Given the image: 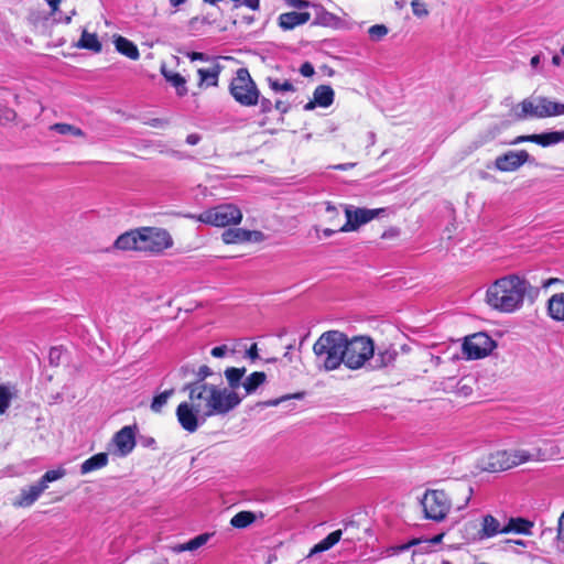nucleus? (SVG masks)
I'll return each instance as SVG.
<instances>
[{"mask_svg": "<svg viewBox=\"0 0 564 564\" xmlns=\"http://www.w3.org/2000/svg\"><path fill=\"white\" fill-rule=\"evenodd\" d=\"M188 392V398L197 412H203L204 416L225 415L235 409L241 398L236 391L219 389L214 384L191 382L184 388Z\"/></svg>", "mask_w": 564, "mask_h": 564, "instance_id": "1", "label": "nucleus"}, {"mask_svg": "<svg viewBox=\"0 0 564 564\" xmlns=\"http://www.w3.org/2000/svg\"><path fill=\"white\" fill-rule=\"evenodd\" d=\"M529 281L509 274L496 280L486 292L487 304L501 313H513L521 308L525 294L530 291Z\"/></svg>", "mask_w": 564, "mask_h": 564, "instance_id": "2", "label": "nucleus"}, {"mask_svg": "<svg viewBox=\"0 0 564 564\" xmlns=\"http://www.w3.org/2000/svg\"><path fill=\"white\" fill-rule=\"evenodd\" d=\"M344 333L327 330L321 334L313 345L315 364L318 369L333 371L344 364Z\"/></svg>", "mask_w": 564, "mask_h": 564, "instance_id": "3", "label": "nucleus"}, {"mask_svg": "<svg viewBox=\"0 0 564 564\" xmlns=\"http://www.w3.org/2000/svg\"><path fill=\"white\" fill-rule=\"evenodd\" d=\"M228 90L234 100L242 107H253L259 102L260 90L247 67L235 72Z\"/></svg>", "mask_w": 564, "mask_h": 564, "instance_id": "4", "label": "nucleus"}, {"mask_svg": "<svg viewBox=\"0 0 564 564\" xmlns=\"http://www.w3.org/2000/svg\"><path fill=\"white\" fill-rule=\"evenodd\" d=\"M344 365L350 370H357L375 355V344L369 336L349 338L344 333Z\"/></svg>", "mask_w": 564, "mask_h": 564, "instance_id": "5", "label": "nucleus"}, {"mask_svg": "<svg viewBox=\"0 0 564 564\" xmlns=\"http://www.w3.org/2000/svg\"><path fill=\"white\" fill-rule=\"evenodd\" d=\"M184 217L214 227H228L240 224L242 220V213L238 206L225 203L208 208L198 215L185 214Z\"/></svg>", "mask_w": 564, "mask_h": 564, "instance_id": "6", "label": "nucleus"}, {"mask_svg": "<svg viewBox=\"0 0 564 564\" xmlns=\"http://www.w3.org/2000/svg\"><path fill=\"white\" fill-rule=\"evenodd\" d=\"M140 230V252L151 256L163 253L170 249L174 241L171 234L160 227L144 226Z\"/></svg>", "mask_w": 564, "mask_h": 564, "instance_id": "7", "label": "nucleus"}, {"mask_svg": "<svg viewBox=\"0 0 564 564\" xmlns=\"http://www.w3.org/2000/svg\"><path fill=\"white\" fill-rule=\"evenodd\" d=\"M453 503V492L447 495L438 489L427 490L421 500L425 518L436 522L446 518Z\"/></svg>", "mask_w": 564, "mask_h": 564, "instance_id": "8", "label": "nucleus"}, {"mask_svg": "<svg viewBox=\"0 0 564 564\" xmlns=\"http://www.w3.org/2000/svg\"><path fill=\"white\" fill-rule=\"evenodd\" d=\"M532 459L524 449L497 451L487 457L485 469L490 473L508 470Z\"/></svg>", "mask_w": 564, "mask_h": 564, "instance_id": "9", "label": "nucleus"}, {"mask_svg": "<svg viewBox=\"0 0 564 564\" xmlns=\"http://www.w3.org/2000/svg\"><path fill=\"white\" fill-rule=\"evenodd\" d=\"M494 341L485 333H477L466 337L463 343V352L468 359H479L491 352Z\"/></svg>", "mask_w": 564, "mask_h": 564, "instance_id": "10", "label": "nucleus"}, {"mask_svg": "<svg viewBox=\"0 0 564 564\" xmlns=\"http://www.w3.org/2000/svg\"><path fill=\"white\" fill-rule=\"evenodd\" d=\"M530 159L525 150L509 151L495 160V166L500 172H513L527 163Z\"/></svg>", "mask_w": 564, "mask_h": 564, "instance_id": "11", "label": "nucleus"}, {"mask_svg": "<svg viewBox=\"0 0 564 564\" xmlns=\"http://www.w3.org/2000/svg\"><path fill=\"white\" fill-rule=\"evenodd\" d=\"M221 239L226 245H239L249 241L260 242L264 239V235L259 230L228 228L221 234Z\"/></svg>", "mask_w": 564, "mask_h": 564, "instance_id": "12", "label": "nucleus"}, {"mask_svg": "<svg viewBox=\"0 0 564 564\" xmlns=\"http://www.w3.org/2000/svg\"><path fill=\"white\" fill-rule=\"evenodd\" d=\"M177 421L188 433H194L198 429L197 411L193 406V403L181 402L176 408Z\"/></svg>", "mask_w": 564, "mask_h": 564, "instance_id": "13", "label": "nucleus"}, {"mask_svg": "<svg viewBox=\"0 0 564 564\" xmlns=\"http://www.w3.org/2000/svg\"><path fill=\"white\" fill-rule=\"evenodd\" d=\"M377 210L358 208L355 212L346 208V221L343 224V231H351L357 229L360 225L366 224L375 218Z\"/></svg>", "mask_w": 564, "mask_h": 564, "instance_id": "14", "label": "nucleus"}, {"mask_svg": "<svg viewBox=\"0 0 564 564\" xmlns=\"http://www.w3.org/2000/svg\"><path fill=\"white\" fill-rule=\"evenodd\" d=\"M335 93L329 85H319L313 93V99L305 106L304 110H313L316 106L327 108L334 102Z\"/></svg>", "mask_w": 564, "mask_h": 564, "instance_id": "15", "label": "nucleus"}, {"mask_svg": "<svg viewBox=\"0 0 564 564\" xmlns=\"http://www.w3.org/2000/svg\"><path fill=\"white\" fill-rule=\"evenodd\" d=\"M113 444L116 445L120 455L126 456L130 454L135 446L134 431L131 426H123L113 436Z\"/></svg>", "mask_w": 564, "mask_h": 564, "instance_id": "16", "label": "nucleus"}, {"mask_svg": "<svg viewBox=\"0 0 564 564\" xmlns=\"http://www.w3.org/2000/svg\"><path fill=\"white\" fill-rule=\"evenodd\" d=\"M405 360L403 355L394 346H389L384 349H379L376 358L377 368H388L403 366Z\"/></svg>", "mask_w": 564, "mask_h": 564, "instance_id": "17", "label": "nucleus"}, {"mask_svg": "<svg viewBox=\"0 0 564 564\" xmlns=\"http://www.w3.org/2000/svg\"><path fill=\"white\" fill-rule=\"evenodd\" d=\"M310 20L311 13L307 11H291L281 13L278 18V24L282 30L289 31L307 23Z\"/></svg>", "mask_w": 564, "mask_h": 564, "instance_id": "18", "label": "nucleus"}, {"mask_svg": "<svg viewBox=\"0 0 564 564\" xmlns=\"http://www.w3.org/2000/svg\"><path fill=\"white\" fill-rule=\"evenodd\" d=\"M140 230L139 228L130 229L115 240L113 248L121 251L140 252Z\"/></svg>", "mask_w": 564, "mask_h": 564, "instance_id": "19", "label": "nucleus"}, {"mask_svg": "<svg viewBox=\"0 0 564 564\" xmlns=\"http://www.w3.org/2000/svg\"><path fill=\"white\" fill-rule=\"evenodd\" d=\"M514 119L518 121L524 120L527 118H539V98L535 99H523L520 104L513 108Z\"/></svg>", "mask_w": 564, "mask_h": 564, "instance_id": "20", "label": "nucleus"}, {"mask_svg": "<svg viewBox=\"0 0 564 564\" xmlns=\"http://www.w3.org/2000/svg\"><path fill=\"white\" fill-rule=\"evenodd\" d=\"M45 489L37 481L35 485L30 486L28 489H22L19 497L13 502V506L26 508L32 506Z\"/></svg>", "mask_w": 564, "mask_h": 564, "instance_id": "21", "label": "nucleus"}, {"mask_svg": "<svg viewBox=\"0 0 564 564\" xmlns=\"http://www.w3.org/2000/svg\"><path fill=\"white\" fill-rule=\"evenodd\" d=\"M160 73L165 78V80L176 89L177 96L183 97L187 95L188 89L186 87V79L184 76H182L180 73L169 69L165 64L161 65Z\"/></svg>", "mask_w": 564, "mask_h": 564, "instance_id": "22", "label": "nucleus"}, {"mask_svg": "<svg viewBox=\"0 0 564 564\" xmlns=\"http://www.w3.org/2000/svg\"><path fill=\"white\" fill-rule=\"evenodd\" d=\"M502 530L503 527L500 525V522L492 514H486L482 517L481 528L478 530L477 535L479 540H487L502 533Z\"/></svg>", "mask_w": 564, "mask_h": 564, "instance_id": "23", "label": "nucleus"}, {"mask_svg": "<svg viewBox=\"0 0 564 564\" xmlns=\"http://www.w3.org/2000/svg\"><path fill=\"white\" fill-rule=\"evenodd\" d=\"M546 312L553 321L564 323V292L555 293L547 300Z\"/></svg>", "mask_w": 564, "mask_h": 564, "instance_id": "24", "label": "nucleus"}, {"mask_svg": "<svg viewBox=\"0 0 564 564\" xmlns=\"http://www.w3.org/2000/svg\"><path fill=\"white\" fill-rule=\"evenodd\" d=\"M538 98L540 119L564 115V104L552 101L546 97Z\"/></svg>", "mask_w": 564, "mask_h": 564, "instance_id": "25", "label": "nucleus"}, {"mask_svg": "<svg viewBox=\"0 0 564 564\" xmlns=\"http://www.w3.org/2000/svg\"><path fill=\"white\" fill-rule=\"evenodd\" d=\"M220 70H221V67L218 64H215L207 68H199L197 70V74L199 76L198 86L199 87L217 86Z\"/></svg>", "mask_w": 564, "mask_h": 564, "instance_id": "26", "label": "nucleus"}, {"mask_svg": "<svg viewBox=\"0 0 564 564\" xmlns=\"http://www.w3.org/2000/svg\"><path fill=\"white\" fill-rule=\"evenodd\" d=\"M116 50L132 61H137L140 57L137 45L124 36L119 35L115 40Z\"/></svg>", "mask_w": 564, "mask_h": 564, "instance_id": "27", "label": "nucleus"}, {"mask_svg": "<svg viewBox=\"0 0 564 564\" xmlns=\"http://www.w3.org/2000/svg\"><path fill=\"white\" fill-rule=\"evenodd\" d=\"M108 464V454L107 453H98L86 459L80 466V473L83 475L98 470L107 466Z\"/></svg>", "mask_w": 564, "mask_h": 564, "instance_id": "28", "label": "nucleus"}, {"mask_svg": "<svg viewBox=\"0 0 564 564\" xmlns=\"http://www.w3.org/2000/svg\"><path fill=\"white\" fill-rule=\"evenodd\" d=\"M258 105V116L260 118L258 124L260 127H267L271 123V115L274 110L273 101L270 98L260 95Z\"/></svg>", "mask_w": 564, "mask_h": 564, "instance_id": "29", "label": "nucleus"}, {"mask_svg": "<svg viewBox=\"0 0 564 564\" xmlns=\"http://www.w3.org/2000/svg\"><path fill=\"white\" fill-rule=\"evenodd\" d=\"M533 527V522L524 519V518H510L508 523L503 525L502 533H519V534H530V530Z\"/></svg>", "mask_w": 564, "mask_h": 564, "instance_id": "30", "label": "nucleus"}, {"mask_svg": "<svg viewBox=\"0 0 564 564\" xmlns=\"http://www.w3.org/2000/svg\"><path fill=\"white\" fill-rule=\"evenodd\" d=\"M77 47L93 51L94 53H100L102 50V45L98 40L96 33H89L87 31H83L82 36L77 43Z\"/></svg>", "mask_w": 564, "mask_h": 564, "instance_id": "31", "label": "nucleus"}, {"mask_svg": "<svg viewBox=\"0 0 564 564\" xmlns=\"http://www.w3.org/2000/svg\"><path fill=\"white\" fill-rule=\"evenodd\" d=\"M214 533H202L189 541L175 546L176 552L195 551L205 545Z\"/></svg>", "mask_w": 564, "mask_h": 564, "instance_id": "32", "label": "nucleus"}, {"mask_svg": "<svg viewBox=\"0 0 564 564\" xmlns=\"http://www.w3.org/2000/svg\"><path fill=\"white\" fill-rule=\"evenodd\" d=\"M564 141V130L534 134V143L545 148Z\"/></svg>", "mask_w": 564, "mask_h": 564, "instance_id": "33", "label": "nucleus"}, {"mask_svg": "<svg viewBox=\"0 0 564 564\" xmlns=\"http://www.w3.org/2000/svg\"><path fill=\"white\" fill-rule=\"evenodd\" d=\"M267 380V375L263 371H254L250 376L246 378L242 382V387L246 391V394L253 393L261 384H263Z\"/></svg>", "mask_w": 564, "mask_h": 564, "instance_id": "34", "label": "nucleus"}, {"mask_svg": "<svg viewBox=\"0 0 564 564\" xmlns=\"http://www.w3.org/2000/svg\"><path fill=\"white\" fill-rule=\"evenodd\" d=\"M341 535V530H335L330 532L326 538H324L322 541L314 545L311 553H319L332 549L335 544H337L340 541Z\"/></svg>", "mask_w": 564, "mask_h": 564, "instance_id": "35", "label": "nucleus"}, {"mask_svg": "<svg viewBox=\"0 0 564 564\" xmlns=\"http://www.w3.org/2000/svg\"><path fill=\"white\" fill-rule=\"evenodd\" d=\"M225 377L227 379L228 386L231 389L230 391H235L237 388L242 386V378L246 373V368H237V367H229L225 370Z\"/></svg>", "mask_w": 564, "mask_h": 564, "instance_id": "36", "label": "nucleus"}, {"mask_svg": "<svg viewBox=\"0 0 564 564\" xmlns=\"http://www.w3.org/2000/svg\"><path fill=\"white\" fill-rule=\"evenodd\" d=\"M17 398V390L9 384H0V415L10 408L11 401Z\"/></svg>", "mask_w": 564, "mask_h": 564, "instance_id": "37", "label": "nucleus"}, {"mask_svg": "<svg viewBox=\"0 0 564 564\" xmlns=\"http://www.w3.org/2000/svg\"><path fill=\"white\" fill-rule=\"evenodd\" d=\"M257 517L252 511H240L230 519V525L236 529H245L256 521Z\"/></svg>", "mask_w": 564, "mask_h": 564, "instance_id": "38", "label": "nucleus"}, {"mask_svg": "<svg viewBox=\"0 0 564 564\" xmlns=\"http://www.w3.org/2000/svg\"><path fill=\"white\" fill-rule=\"evenodd\" d=\"M51 130L56 131L59 134L66 135H73L75 138H84L85 132L79 128L70 123L65 122H57L50 127Z\"/></svg>", "mask_w": 564, "mask_h": 564, "instance_id": "39", "label": "nucleus"}, {"mask_svg": "<svg viewBox=\"0 0 564 564\" xmlns=\"http://www.w3.org/2000/svg\"><path fill=\"white\" fill-rule=\"evenodd\" d=\"M265 82H267L269 88L274 93L295 91L294 85L289 79H284L283 82H280V79L269 76L265 78Z\"/></svg>", "mask_w": 564, "mask_h": 564, "instance_id": "40", "label": "nucleus"}, {"mask_svg": "<svg viewBox=\"0 0 564 564\" xmlns=\"http://www.w3.org/2000/svg\"><path fill=\"white\" fill-rule=\"evenodd\" d=\"M172 394L173 390L171 389L155 395L151 403V410L155 413H160Z\"/></svg>", "mask_w": 564, "mask_h": 564, "instance_id": "41", "label": "nucleus"}, {"mask_svg": "<svg viewBox=\"0 0 564 564\" xmlns=\"http://www.w3.org/2000/svg\"><path fill=\"white\" fill-rule=\"evenodd\" d=\"M388 32L389 30L384 24H375L368 29L369 37L375 42L381 41Z\"/></svg>", "mask_w": 564, "mask_h": 564, "instance_id": "42", "label": "nucleus"}, {"mask_svg": "<svg viewBox=\"0 0 564 564\" xmlns=\"http://www.w3.org/2000/svg\"><path fill=\"white\" fill-rule=\"evenodd\" d=\"M64 475H65L64 469L48 470L41 477L39 482L43 486L44 489H46L48 482L55 481V480L62 478Z\"/></svg>", "mask_w": 564, "mask_h": 564, "instance_id": "43", "label": "nucleus"}, {"mask_svg": "<svg viewBox=\"0 0 564 564\" xmlns=\"http://www.w3.org/2000/svg\"><path fill=\"white\" fill-rule=\"evenodd\" d=\"M412 12L417 18H425L429 15L426 3L423 0L411 1Z\"/></svg>", "mask_w": 564, "mask_h": 564, "instance_id": "44", "label": "nucleus"}, {"mask_svg": "<svg viewBox=\"0 0 564 564\" xmlns=\"http://www.w3.org/2000/svg\"><path fill=\"white\" fill-rule=\"evenodd\" d=\"M17 118V112L3 105H0V123L1 124H8L10 122H13Z\"/></svg>", "mask_w": 564, "mask_h": 564, "instance_id": "45", "label": "nucleus"}, {"mask_svg": "<svg viewBox=\"0 0 564 564\" xmlns=\"http://www.w3.org/2000/svg\"><path fill=\"white\" fill-rule=\"evenodd\" d=\"M457 490L462 491L463 498L460 500L456 501V507H457V509H462V508L466 507L467 503L469 502L473 490L469 486H465V485L459 486L457 488Z\"/></svg>", "mask_w": 564, "mask_h": 564, "instance_id": "46", "label": "nucleus"}, {"mask_svg": "<svg viewBox=\"0 0 564 564\" xmlns=\"http://www.w3.org/2000/svg\"><path fill=\"white\" fill-rule=\"evenodd\" d=\"M303 395H304L303 392H297V393H294V394H286V395H283L281 398H278V399L268 400V401L263 402V405L264 406H276L281 402L290 400V399H302Z\"/></svg>", "mask_w": 564, "mask_h": 564, "instance_id": "47", "label": "nucleus"}, {"mask_svg": "<svg viewBox=\"0 0 564 564\" xmlns=\"http://www.w3.org/2000/svg\"><path fill=\"white\" fill-rule=\"evenodd\" d=\"M213 375V371L212 369L206 366V365H203L198 368L197 372H196V381L195 382H200V383H205V379H207L208 377H210Z\"/></svg>", "mask_w": 564, "mask_h": 564, "instance_id": "48", "label": "nucleus"}, {"mask_svg": "<svg viewBox=\"0 0 564 564\" xmlns=\"http://www.w3.org/2000/svg\"><path fill=\"white\" fill-rule=\"evenodd\" d=\"M274 110H276L282 117L290 112L291 105L288 101H284L282 99H276L273 101Z\"/></svg>", "mask_w": 564, "mask_h": 564, "instance_id": "49", "label": "nucleus"}, {"mask_svg": "<svg viewBox=\"0 0 564 564\" xmlns=\"http://www.w3.org/2000/svg\"><path fill=\"white\" fill-rule=\"evenodd\" d=\"M326 214L328 215L330 226H333L337 221L340 223L339 212L336 207L328 204L326 207Z\"/></svg>", "mask_w": 564, "mask_h": 564, "instance_id": "50", "label": "nucleus"}, {"mask_svg": "<svg viewBox=\"0 0 564 564\" xmlns=\"http://www.w3.org/2000/svg\"><path fill=\"white\" fill-rule=\"evenodd\" d=\"M285 3L289 7H292L297 10L307 9L311 6L310 1L307 0H285Z\"/></svg>", "mask_w": 564, "mask_h": 564, "instance_id": "51", "label": "nucleus"}, {"mask_svg": "<svg viewBox=\"0 0 564 564\" xmlns=\"http://www.w3.org/2000/svg\"><path fill=\"white\" fill-rule=\"evenodd\" d=\"M341 226H343V224L337 221L333 226L322 228V232H323L324 237L328 238L332 235H334L335 232L343 231Z\"/></svg>", "mask_w": 564, "mask_h": 564, "instance_id": "52", "label": "nucleus"}, {"mask_svg": "<svg viewBox=\"0 0 564 564\" xmlns=\"http://www.w3.org/2000/svg\"><path fill=\"white\" fill-rule=\"evenodd\" d=\"M556 539L560 543H562L564 545V511L562 512L561 517L558 518Z\"/></svg>", "mask_w": 564, "mask_h": 564, "instance_id": "53", "label": "nucleus"}, {"mask_svg": "<svg viewBox=\"0 0 564 564\" xmlns=\"http://www.w3.org/2000/svg\"><path fill=\"white\" fill-rule=\"evenodd\" d=\"M300 73L301 75H303L304 77H311L314 75L315 73V69H314V66L310 63V62H305L301 65L300 67Z\"/></svg>", "mask_w": 564, "mask_h": 564, "instance_id": "54", "label": "nucleus"}, {"mask_svg": "<svg viewBox=\"0 0 564 564\" xmlns=\"http://www.w3.org/2000/svg\"><path fill=\"white\" fill-rule=\"evenodd\" d=\"M523 142H532L534 143V134H528V135H518L516 139H513L510 144L516 145Z\"/></svg>", "mask_w": 564, "mask_h": 564, "instance_id": "55", "label": "nucleus"}, {"mask_svg": "<svg viewBox=\"0 0 564 564\" xmlns=\"http://www.w3.org/2000/svg\"><path fill=\"white\" fill-rule=\"evenodd\" d=\"M227 352V346L226 345H221V346H216L212 349L210 354L213 357L215 358H221L226 355Z\"/></svg>", "mask_w": 564, "mask_h": 564, "instance_id": "56", "label": "nucleus"}, {"mask_svg": "<svg viewBox=\"0 0 564 564\" xmlns=\"http://www.w3.org/2000/svg\"><path fill=\"white\" fill-rule=\"evenodd\" d=\"M202 137L198 133H191L186 137V143L189 145H196L200 142Z\"/></svg>", "mask_w": 564, "mask_h": 564, "instance_id": "57", "label": "nucleus"}, {"mask_svg": "<svg viewBox=\"0 0 564 564\" xmlns=\"http://www.w3.org/2000/svg\"><path fill=\"white\" fill-rule=\"evenodd\" d=\"M62 0H47L48 6L51 7V14L55 15L58 11L59 4Z\"/></svg>", "mask_w": 564, "mask_h": 564, "instance_id": "58", "label": "nucleus"}, {"mask_svg": "<svg viewBox=\"0 0 564 564\" xmlns=\"http://www.w3.org/2000/svg\"><path fill=\"white\" fill-rule=\"evenodd\" d=\"M243 3L251 10H258L260 7V0H243Z\"/></svg>", "mask_w": 564, "mask_h": 564, "instance_id": "59", "label": "nucleus"}, {"mask_svg": "<svg viewBox=\"0 0 564 564\" xmlns=\"http://www.w3.org/2000/svg\"><path fill=\"white\" fill-rule=\"evenodd\" d=\"M556 283H562V280L558 279V278H550L547 280H545L543 283H542V286L544 289L551 286L552 284H556Z\"/></svg>", "mask_w": 564, "mask_h": 564, "instance_id": "60", "label": "nucleus"}, {"mask_svg": "<svg viewBox=\"0 0 564 564\" xmlns=\"http://www.w3.org/2000/svg\"><path fill=\"white\" fill-rule=\"evenodd\" d=\"M188 57L192 61H196V59L204 61L206 58L205 54L200 53V52H192V53L188 54Z\"/></svg>", "mask_w": 564, "mask_h": 564, "instance_id": "61", "label": "nucleus"}, {"mask_svg": "<svg viewBox=\"0 0 564 564\" xmlns=\"http://www.w3.org/2000/svg\"><path fill=\"white\" fill-rule=\"evenodd\" d=\"M149 124H150L151 127H155V128H158V127H163V126L165 124V121H164V120H162V119L155 118V119H152V120L149 122Z\"/></svg>", "mask_w": 564, "mask_h": 564, "instance_id": "62", "label": "nucleus"}, {"mask_svg": "<svg viewBox=\"0 0 564 564\" xmlns=\"http://www.w3.org/2000/svg\"><path fill=\"white\" fill-rule=\"evenodd\" d=\"M443 536H444V533H440V534L433 536L430 540V542L433 543V544L440 543L442 541Z\"/></svg>", "mask_w": 564, "mask_h": 564, "instance_id": "63", "label": "nucleus"}, {"mask_svg": "<svg viewBox=\"0 0 564 564\" xmlns=\"http://www.w3.org/2000/svg\"><path fill=\"white\" fill-rule=\"evenodd\" d=\"M530 64H531L532 67L535 68L540 64V56L539 55H534L531 58Z\"/></svg>", "mask_w": 564, "mask_h": 564, "instance_id": "64", "label": "nucleus"}]
</instances>
